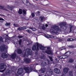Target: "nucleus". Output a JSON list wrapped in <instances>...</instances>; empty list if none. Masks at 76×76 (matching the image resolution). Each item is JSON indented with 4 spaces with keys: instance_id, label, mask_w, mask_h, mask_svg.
<instances>
[{
    "instance_id": "f257e3e1",
    "label": "nucleus",
    "mask_w": 76,
    "mask_h": 76,
    "mask_svg": "<svg viewBox=\"0 0 76 76\" xmlns=\"http://www.w3.org/2000/svg\"><path fill=\"white\" fill-rule=\"evenodd\" d=\"M52 28L54 29H50V31L52 34H58L57 31L61 32V30L59 28L58 26H53L52 27Z\"/></svg>"
},
{
    "instance_id": "f03ea898",
    "label": "nucleus",
    "mask_w": 76,
    "mask_h": 76,
    "mask_svg": "<svg viewBox=\"0 0 76 76\" xmlns=\"http://www.w3.org/2000/svg\"><path fill=\"white\" fill-rule=\"evenodd\" d=\"M34 64H31L30 66V69L28 67H24V69L26 71V73H29L32 71H34Z\"/></svg>"
},
{
    "instance_id": "7ed1b4c3",
    "label": "nucleus",
    "mask_w": 76,
    "mask_h": 76,
    "mask_svg": "<svg viewBox=\"0 0 76 76\" xmlns=\"http://www.w3.org/2000/svg\"><path fill=\"white\" fill-rule=\"evenodd\" d=\"M32 48H50V47H45L39 43H36L33 45Z\"/></svg>"
},
{
    "instance_id": "20e7f679",
    "label": "nucleus",
    "mask_w": 76,
    "mask_h": 76,
    "mask_svg": "<svg viewBox=\"0 0 76 76\" xmlns=\"http://www.w3.org/2000/svg\"><path fill=\"white\" fill-rule=\"evenodd\" d=\"M66 25H67V24L65 22H63L61 23L60 24H59V26L60 27V28H62L63 26H65L66 28H63V30L64 31H66V29L68 28V27L67 26H66Z\"/></svg>"
},
{
    "instance_id": "39448f33",
    "label": "nucleus",
    "mask_w": 76,
    "mask_h": 76,
    "mask_svg": "<svg viewBox=\"0 0 76 76\" xmlns=\"http://www.w3.org/2000/svg\"><path fill=\"white\" fill-rule=\"evenodd\" d=\"M26 53L28 55H32V50L29 49V48H27L26 50L25 55H26Z\"/></svg>"
},
{
    "instance_id": "423d86ee",
    "label": "nucleus",
    "mask_w": 76,
    "mask_h": 76,
    "mask_svg": "<svg viewBox=\"0 0 76 76\" xmlns=\"http://www.w3.org/2000/svg\"><path fill=\"white\" fill-rule=\"evenodd\" d=\"M23 70H24V67L23 68H20L18 69L17 73L18 74V75H21V74H22V73L23 72Z\"/></svg>"
},
{
    "instance_id": "0eeeda50",
    "label": "nucleus",
    "mask_w": 76,
    "mask_h": 76,
    "mask_svg": "<svg viewBox=\"0 0 76 76\" xmlns=\"http://www.w3.org/2000/svg\"><path fill=\"white\" fill-rule=\"evenodd\" d=\"M47 50L45 51V52L48 54H51L53 55V52L51 51V49L50 48H47Z\"/></svg>"
},
{
    "instance_id": "6e6552de",
    "label": "nucleus",
    "mask_w": 76,
    "mask_h": 76,
    "mask_svg": "<svg viewBox=\"0 0 76 76\" xmlns=\"http://www.w3.org/2000/svg\"><path fill=\"white\" fill-rule=\"evenodd\" d=\"M10 57H11V58L14 60L16 58V51H15L14 53V54H12L11 56L10 55Z\"/></svg>"
},
{
    "instance_id": "1a4fd4ad",
    "label": "nucleus",
    "mask_w": 76,
    "mask_h": 76,
    "mask_svg": "<svg viewBox=\"0 0 76 76\" xmlns=\"http://www.w3.org/2000/svg\"><path fill=\"white\" fill-rule=\"evenodd\" d=\"M24 61L26 63H31V59L28 58H25L24 59Z\"/></svg>"
},
{
    "instance_id": "9d476101",
    "label": "nucleus",
    "mask_w": 76,
    "mask_h": 76,
    "mask_svg": "<svg viewBox=\"0 0 76 76\" xmlns=\"http://www.w3.org/2000/svg\"><path fill=\"white\" fill-rule=\"evenodd\" d=\"M69 69L68 68H65L64 69V72L65 74L67 73Z\"/></svg>"
},
{
    "instance_id": "9b49d317",
    "label": "nucleus",
    "mask_w": 76,
    "mask_h": 76,
    "mask_svg": "<svg viewBox=\"0 0 76 76\" xmlns=\"http://www.w3.org/2000/svg\"><path fill=\"white\" fill-rule=\"evenodd\" d=\"M55 72L56 74H59V73H60V70L57 68H55L54 69Z\"/></svg>"
},
{
    "instance_id": "f8f14e48",
    "label": "nucleus",
    "mask_w": 76,
    "mask_h": 76,
    "mask_svg": "<svg viewBox=\"0 0 76 76\" xmlns=\"http://www.w3.org/2000/svg\"><path fill=\"white\" fill-rule=\"evenodd\" d=\"M1 57L3 58H6L7 57V55L4 53L1 54Z\"/></svg>"
},
{
    "instance_id": "ddd939ff",
    "label": "nucleus",
    "mask_w": 76,
    "mask_h": 76,
    "mask_svg": "<svg viewBox=\"0 0 76 76\" xmlns=\"http://www.w3.org/2000/svg\"><path fill=\"white\" fill-rule=\"evenodd\" d=\"M25 4L26 6H29V5H31V3H29L28 0H26V2Z\"/></svg>"
},
{
    "instance_id": "4468645a",
    "label": "nucleus",
    "mask_w": 76,
    "mask_h": 76,
    "mask_svg": "<svg viewBox=\"0 0 76 76\" xmlns=\"http://www.w3.org/2000/svg\"><path fill=\"white\" fill-rule=\"evenodd\" d=\"M69 26L70 31L69 32H71L72 31V28H73L74 26L73 25H71L70 24H69Z\"/></svg>"
},
{
    "instance_id": "2eb2a0df",
    "label": "nucleus",
    "mask_w": 76,
    "mask_h": 76,
    "mask_svg": "<svg viewBox=\"0 0 76 76\" xmlns=\"http://www.w3.org/2000/svg\"><path fill=\"white\" fill-rule=\"evenodd\" d=\"M17 53L18 54H20L22 53V50L20 49H18L17 50Z\"/></svg>"
},
{
    "instance_id": "dca6fc26",
    "label": "nucleus",
    "mask_w": 76,
    "mask_h": 76,
    "mask_svg": "<svg viewBox=\"0 0 76 76\" xmlns=\"http://www.w3.org/2000/svg\"><path fill=\"white\" fill-rule=\"evenodd\" d=\"M7 9H10V10H12L13 9V7L12 6L8 5L7 6Z\"/></svg>"
},
{
    "instance_id": "f3484780",
    "label": "nucleus",
    "mask_w": 76,
    "mask_h": 76,
    "mask_svg": "<svg viewBox=\"0 0 76 76\" xmlns=\"http://www.w3.org/2000/svg\"><path fill=\"white\" fill-rule=\"evenodd\" d=\"M41 65L43 66H45L47 65V63L45 61H42L41 63Z\"/></svg>"
},
{
    "instance_id": "a211bd4d",
    "label": "nucleus",
    "mask_w": 76,
    "mask_h": 76,
    "mask_svg": "<svg viewBox=\"0 0 76 76\" xmlns=\"http://www.w3.org/2000/svg\"><path fill=\"white\" fill-rule=\"evenodd\" d=\"M41 71L42 73H44L45 72L46 69L45 68H43L41 69Z\"/></svg>"
},
{
    "instance_id": "6ab92c4d",
    "label": "nucleus",
    "mask_w": 76,
    "mask_h": 76,
    "mask_svg": "<svg viewBox=\"0 0 76 76\" xmlns=\"http://www.w3.org/2000/svg\"><path fill=\"white\" fill-rule=\"evenodd\" d=\"M4 64L3 63L1 64H0V70H2V69L4 68Z\"/></svg>"
},
{
    "instance_id": "aec40b11",
    "label": "nucleus",
    "mask_w": 76,
    "mask_h": 76,
    "mask_svg": "<svg viewBox=\"0 0 76 76\" xmlns=\"http://www.w3.org/2000/svg\"><path fill=\"white\" fill-rule=\"evenodd\" d=\"M0 50L1 51H7V49L6 48H0Z\"/></svg>"
},
{
    "instance_id": "412c9836",
    "label": "nucleus",
    "mask_w": 76,
    "mask_h": 76,
    "mask_svg": "<svg viewBox=\"0 0 76 76\" xmlns=\"http://www.w3.org/2000/svg\"><path fill=\"white\" fill-rule=\"evenodd\" d=\"M25 29V27H19L18 28V30H19V31H22V29Z\"/></svg>"
},
{
    "instance_id": "4be33fe9",
    "label": "nucleus",
    "mask_w": 76,
    "mask_h": 76,
    "mask_svg": "<svg viewBox=\"0 0 76 76\" xmlns=\"http://www.w3.org/2000/svg\"><path fill=\"white\" fill-rule=\"evenodd\" d=\"M22 12H23L22 9H19L18 13H19V14L20 15H22V13H23Z\"/></svg>"
},
{
    "instance_id": "5701e85b",
    "label": "nucleus",
    "mask_w": 76,
    "mask_h": 76,
    "mask_svg": "<svg viewBox=\"0 0 76 76\" xmlns=\"http://www.w3.org/2000/svg\"><path fill=\"white\" fill-rule=\"evenodd\" d=\"M11 73V71L9 69H7L6 71L5 72L6 74L8 75V74H10Z\"/></svg>"
},
{
    "instance_id": "b1692460",
    "label": "nucleus",
    "mask_w": 76,
    "mask_h": 76,
    "mask_svg": "<svg viewBox=\"0 0 76 76\" xmlns=\"http://www.w3.org/2000/svg\"><path fill=\"white\" fill-rule=\"evenodd\" d=\"M4 7L0 6V8L1 9H3V10H6V11H9L7 10L6 8H4Z\"/></svg>"
},
{
    "instance_id": "393cba45",
    "label": "nucleus",
    "mask_w": 76,
    "mask_h": 76,
    "mask_svg": "<svg viewBox=\"0 0 76 76\" xmlns=\"http://www.w3.org/2000/svg\"><path fill=\"white\" fill-rule=\"evenodd\" d=\"M75 40L72 38H68L67 39L68 41H73Z\"/></svg>"
},
{
    "instance_id": "a878e982",
    "label": "nucleus",
    "mask_w": 76,
    "mask_h": 76,
    "mask_svg": "<svg viewBox=\"0 0 76 76\" xmlns=\"http://www.w3.org/2000/svg\"><path fill=\"white\" fill-rule=\"evenodd\" d=\"M32 50L33 51H35V50H36V51H38L39 50V48H32Z\"/></svg>"
},
{
    "instance_id": "bb28decb",
    "label": "nucleus",
    "mask_w": 76,
    "mask_h": 76,
    "mask_svg": "<svg viewBox=\"0 0 76 76\" xmlns=\"http://www.w3.org/2000/svg\"><path fill=\"white\" fill-rule=\"evenodd\" d=\"M42 58V59H43V58H44V55H43L42 56V57H40V58H38V57L36 58V59H37V60H39V58Z\"/></svg>"
},
{
    "instance_id": "cd10ccee",
    "label": "nucleus",
    "mask_w": 76,
    "mask_h": 76,
    "mask_svg": "<svg viewBox=\"0 0 76 76\" xmlns=\"http://www.w3.org/2000/svg\"><path fill=\"white\" fill-rule=\"evenodd\" d=\"M69 63H73L74 61V60L72 58L69 59Z\"/></svg>"
},
{
    "instance_id": "c85d7f7f",
    "label": "nucleus",
    "mask_w": 76,
    "mask_h": 76,
    "mask_svg": "<svg viewBox=\"0 0 76 76\" xmlns=\"http://www.w3.org/2000/svg\"><path fill=\"white\" fill-rule=\"evenodd\" d=\"M29 29H31L32 31H36V28H33L31 27H29Z\"/></svg>"
},
{
    "instance_id": "c756f323",
    "label": "nucleus",
    "mask_w": 76,
    "mask_h": 76,
    "mask_svg": "<svg viewBox=\"0 0 76 76\" xmlns=\"http://www.w3.org/2000/svg\"><path fill=\"white\" fill-rule=\"evenodd\" d=\"M68 47H69V48H74V47H75V48H76V45H74L73 46H69Z\"/></svg>"
},
{
    "instance_id": "7c9ffc66",
    "label": "nucleus",
    "mask_w": 76,
    "mask_h": 76,
    "mask_svg": "<svg viewBox=\"0 0 76 76\" xmlns=\"http://www.w3.org/2000/svg\"><path fill=\"white\" fill-rule=\"evenodd\" d=\"M72 71H69V75L70 76H73Z\"/></svg>"
},
{
    "instance_id": "2f4dec72",
    "label": "nucleus",
    "mask_w": 76,
    "mask_h": 76,
    "mask_svg": "<svg viewBox=\"0 0 76 76\" xmlns=\"http://www.w3.org/2000/svg\"><path fill=\"white\" fill-rule=\"evenodd\" d=\"M22 40L21 39H20L19 41H18L19 45H20L22 44Z\"/></svg>"
},
{
    "instance_id": "473e14b6",
    "label": "nucleus",
    "mask_w": 76,
    "mask_h": 76,
    "mask_svg": "<svg viewBox=\"0 0 76 76\" xmlns=\"http://www.w3.org/2000/svg\"><path fill=\"white\" fill-rule=\"evenodd\" d=\"M48 72H49L50 75H52L53 74V70L51 69H50Z\"/></svg>"
},
{
    "instance_id": "72a5a7b5",
    "label": "nucleus",
    "mask_w": 76,
    "mask_h": 76,
    "mask_svg": "<svg viewBox=\"0 0 76 76\" xmlns=\"http://www.w3.org/2000/svg\"><path fill=\"white\" fill-rule=\"evenodd\" d=\"M66 54V56H69L70 55V51H68V52H66L65 54Z\"/></svg>"
},
{
    "instance_id": "f704fd0d",
    "label": "nucleus",
    "mask_w": 76,
    "mask_h": 76,
    "mask_svg": "<svg viewBox=\"0 0 76 76\" xmlns=\"http://www.w3.org/2000/svg\"><path fill=\"white\" fill-rule=\"evenodd\" d=\"M23 14H24V15H26V11L25 10H23Z\"/></svg>"
},
{
    "instance_id": "c9c22d12",
    "label": "nucleus",
    "mask_w": 76,
    "mask_h": 76,
    "mask_svg": "<svg viewBox=\"0 0 76 76\" xmlns=\"http://www.w3.org/2000/svg\"><path fill=\"white\" fill-rule=\"evenodd\" d=\"M5 45L4 44H2L0 46V48H5Z\"/></svg>"
},
{
    "instance_id": "e433bc0d",
    "label": "nucleus",
    "mask_w": 76,
    "mask_h": 76,
    "mask_svg": "<svg viewBox=\"0 0 76 76\" xmlns=\"http://www.w3.org/2000/svg\"><path fill=\"white\" fill-rule=\"evenodd\" d=\"M31 15L32 18H34L35 17V14H34V13L32 12L31 14Z\"/></svg>"
},
{
    "instance_id": "4c0bfd02",
    "label": "nucleus",
    "mask_w": 76,
    "mask_h": 76,
    "mask_svg": "<svg viewBox=\"0 0 76 76\" xmlns=\"http://www.w3.org/2000/svg\"><path fill=\"white\" fill-rule=\"evenodd\" d=\"M3 39L2 38V37L0 36V41L1 42H3Z\"/></svg>"
},
{
    "instance_id": "58836bf2",
    "label": "nucleus",
    "mask_w": 76,
    "mask_h": 76,
    "mask_svg": "<svg viewBox=\"0 0 76 76\" xmlns=\"http://www.w3.org/2000/svg\"><path fill=\"white\" fill-rule=\"evenodd\" d=\"M49 57L51 61H53V59L52 57L49 56Z\"/></svg>"
},
{
    "instance_id": "ea45409f",
    "label": "nucleus",
    "mask_w": 76,
    "mask_h": 76,
    "mask_svg": "<svg viewBox=\"0 0 76 76\" xmlns=\"http://www.w3.org/2000/svg\"><path fill=\"white\" fill-rule=\"evenodd\" d=\"M41 28L42 29H43V30H45V27L44 26H41Z\"/></svg>"
},
{
    "instance_id": "a19ab883",
    "label": "nucleus",
    "mask_w": 76,
    "mask_h": 76,
    "mask_svg": "<svg viewBox=\"0 0 76 76\" xmlns=\"http://www.w3.org/2000/svg\"><path fill=\"white\" fill-rule=\"evenodd\" d=\"M67 55H65L64 56H63L62 58H67Z\"/></svg>"
},
{
    "instance_id": "79ce46f5",
    "label": "nucleus",
    "mask_w": 76,
    "mask_h": 76,
    "mask_svg": "<svg viewBox=\"0 0 76 76\" xmlns=\"http://www.w3.org/2000/svg\"><path fill=\"white\" fill-rule=\"evenodd\" d=\"M10 25V23H7L6 24H5V25L7 26H9V25Z\"/></svg>"
},
{
    "instance_id": "37998d69",
    "label": "nucleus",
    "mask_w": 76,
    "mask_h": 76,
    "mask_svg": "<svg viewBox=\"0 0 76 76\" xmlns=\"http://www.w3.org/2000/svg\"><path fill=\"white\" fill-rule=\"evenodd\" d=\"M40 18L41 21H42V20H43V19H44V17L42 16H40Z\"/></svg>"
},
{
    "instance_id": "c03bdc74",
    "label": "nucleus",
    "mask_w": 76,
    "mask_h": 76,
    "mask_svg": "<svg viewBox=\"0 0 76 76\" xmlns=\"http://www.w3.org/2000/svg\"><path fill=\"white\" fill-rule=\"evenodd\" d=\"M13 26H15V27H18V25L16 24H14Z\"/></svg>"
},
{
    "instance_id": "a18cd8bd",
    "label": "nucleus",
    "mask_w": 76,
    "mask_h": 76,
    "mask_svg": "<svg viewBox=\"0 0 76 76\" xmlns=\"http://www.w3.org/2000/svg\"><path fill=\"white\" fill-rule=\"evenodd\" d=\"M32 44V42H28V44H27V45H30V44Z\"/></svg>"
},
{
    "instance_id": "49530a36",
    "label": "nucleus",
    "mask_w": 76,
    "mask_h": 76,
    "mask_svg": "<svg viewBox=\"0 0 76 76\" xmlns=\"http://www.w3.org/2000/svg\"><path fill=\"white\" fill-rule=\"evenodd\" d=\"M26 32H28V33H29V34H31V31H29V30H26Z\"/></svg>"
},
{
    "instance_id": "de8ad7c7",
    "label": "nucleus",
    "mask_w": 76,
    "mask_h": 76,
    "mask_svg": "<svg viewBox=\"0 0 76 76\" xmlns=\"http://www.w3.org/2000/svg\"><path fill=\"white\" fill-rule=\"evenodd\" d=\"M6 69V68H5L4 70H0V72H4V71Z\"/></svg>"
},
{
    "instance_id": "09e8293b",
    "label": "nucleus",
    "mask_w": 76,
    "mask_h": 76,
    "mask_svg": "<svg viewBox=\"0 0 76 76\" xmlns=\"http://www.w3.org/2000/svg\"><path fill=\"white\" fill-rule=\"evenodd\" d=\"M18 37L19 38V39L22 38H23V36L19 35L18 36Z\"/></svg>"
},
{
    "instance_id": "8fccbe9b",
    "label": "nucleus",
    "mask_w": 76,
    "mask_h": 76,
    "mask_svg": "<svg viewBox=\"0 0 76 76\" xmlns=\"http://www.w3.org/2000/svg\"><path fill=\"white\" fill-rule=\"evenodd\" d=\"M49 36L50 38H53L54 37V36L52 35H48Z\"/></svg>"
},
{
    "instance_id": "3c124183",
    "label": "nucleus",
    "mask_w": 76,
    "mask_h": 76,
    "mask_svg": "<svg viewBox=\"0 0 76 76\" xmlns=\"http://www.w3.org/2000/svg\"><path fill=\"white\" fill-rule=\"evenodd\" d=\"M0 20H3V21H4L5 20L4 19H3V18H0Z\"/></svg>"
},
{
    "instance_id": "603ef678",
    "label": "nucleus",
    "mask_w": 76,
    "mask_h": 76,
    "mask_svg": "<svg viewBox=\"0 0 76 76\" xmlns=\"http://www.w3.org/2000/svg\"><path fill=\"white\" fill-rule=\"evenodd\" d=\"M45 37H46V38H50V36L49 37L47 35H45Z\"/></svg>"
},
{
    "instance_id": "864d4df0",
    "label": "nucleus",
    "mask_w": 76,
    "mask_h": 76,
    "mask_svg": "<svg viewBox=\"0 0 76 76\" xmlns=\"http://www.w3.org/2000/svg\"><path fill=\"white\" fill-rule=\"evenodd\" d=\"M40 50H44V49H45V48H40Z\"/></svg>"
},
{
    "instance_id": "5fc2aeb1",
    "label": "nucleus",
    "mask_w": 76,
    "mask_h": 76,
    "mask_svg": "<svg viewBox=\"0 0 76 76\" xmlns=\"http://www.w3.org/2000/svg\"><path fill=\"white\" fill-rule=\"evenodd\" d=\"M65 49H61V48H60L59 49V50H60L61 51L62 50H64Z\"/></svg>"
},
{
    "instance_id": "6e6d98bb",
    "label": "nucleus",
    "mask_w": 76,
    "mask_h": 76,
    "mask_svg": "<svg viewBox=\"0 0 76 76\" xmlns=\"http://www.w3.org/2000/svg\"><path fill=\"white\" fill-rule=\"evenodd\" d=\"M45 26L46 27H48V24H46L45 25Z\"/></svg>"
},
{
    "instance_id": "4d7b16f0",
    "label": "nucleus",
    "mask_w": 76,
    "mask_h": 76,
    "mask_svg": "<svg viewBox=\"0 0 76 76\" xmlns=\"http://www.w3.org/2000/svg\"><path fill=\"white\" fill-rule=\"evenodd\" d=\"M37 12L38 14H39V13H40V12H39V11H37Z\"/></svg>"
},
{
    "instance_id": "13d9d810",
    "label": "nucleus",
    "mask_w": 76,
    "mask_h": 76,
    "mask_svg": "<svg viewBox=\"0 0 76 76\" xmlns=\"http://www.w3.org/2000/svg\"><path fill=\"white\" fill-rule=\"evenodd\" d=\"M62 41V39H59L58 40V41Z\"/></svg>"
},
{
    "instance_id": "bf43d9fd",
    "label": "nucleus",
    "mask_w": 76,
    "mask_h": 76,
    "mask_svg": "<svg viewBox=\"0 0 76 76\" xmlns=\"http://www.w3.org/2000/svg\"><path fill=\"white\" fill-rule=\"evenodd\" d=\"M0 16H5V15H3L0 14Z\"/></svg>"
},
{
    "instance_id": "052dcab7",
    "label": "nucleus",
    "mask_w": 76,
    "mask_h": 76,
    "mask_svg": "<svg viewBox=\"0 0 76 76\" xmlns=\"http://www.w3.org/2000/svg\"><path fill=\"white\" fill-rule=\"evenodd\" d=\"M48 64H50V61L48 60Z\"/></svg>"
},
{
    "instance_id": "680f3d73",
    "label": "nucleus",
    "mask_w": 76,
    "mask_h": 76,
    "mask_svg": "<svg viewBox=\"0 0 76 76\" xmlns=\"http://www.w3.org/2000/svg\"><path fill=\"white\" fill-rule=\"evenodd\" d=\"M38 64H37V63H36L35 64V65H36V66H37V65H38Z\"/></svg>"
},
{
    "instance_id": "e2e57ef3",
    "label": "nucleus",
    "mask_w": 76,
    "mask_h": 76,
    "mask_svg": "<svg viewBox=\"0 0 76 76\" xmlns=\"http://www.w3.org/2000/svg\"><path fill=\"white\" fill-rule=\"evenodd\" d=\"M1 76H5V75L4 74H3Z\"/></svg>"
},
{
    "instance_id": "0e129e2a",
    "label": "nucleus",
    "mask_w": 76,
    "mask_h": 76,
    "mask_svg": "<svg viewBox=\"0 0 76 76\" xmlns=\"http://www.w3.org/2000/svg\"><path fill=\"white\" fill-rule=\"evenodd\" d=\"M39 76H42V75H39Z\"/></svg>"
},
{
    "instance_id": "69168bd1",
    "label": "nucleus",
    "mask_w": 76,
    "mask_h": 76,
    "mask_svg": "<svg viewBox=\"0 0 76 76\" xmlns=\"http://www.w3.org/2000/svg\"><path fill=\"white\" fill-rule=\"evenodd\" d=\"M65 0V1H67V0Z\"/></svg>"
},
{
    "instance_id": "338daca9",
    "label": "nucleus",
    "mask_w": 76,
    "mask_h": 76,
    "mask_svg": "<svg viewBox=\"0 0 76 76\" xmlns=\"http://www.w3.org/2000/svg\"><path fill=\"white\" fill-rule=\"evenodd\" d=\"M23 3H24V2H23Z\"/></svg>"
},
{
    "instance_id": "774afa93",
    "label": "nucleus",
    "mask_w": 76,
    "mask_h": 76,
    "mask_svg": "<svg viewBox=\"0 0 76 76\" xmlns=\"http://www.w3.org/2000/svg\"><path fill=\"white\" fill-rule=\"evenodd\" d=\"M61 76H63V75H61Z\"/></svg>"
}]
</instances>
